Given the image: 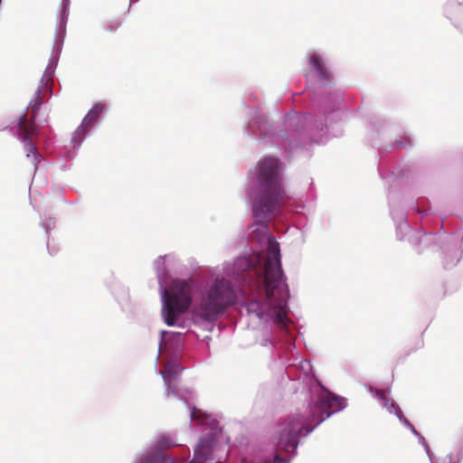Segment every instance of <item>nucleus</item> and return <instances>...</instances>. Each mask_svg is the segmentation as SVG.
I'll return each mask as SVG.
<instances>
[{"label":"nucleus","mask_w":463,"mask_h":463,"mask_svg":"<svg viewBox=\"0 0 463 463\" xmlns=\"http://www.w3.org/2000/svg\"><path fill=\"white\" fill-rule=\"evenodd\" d=\"M345 407V400L327 391H322L303 415H297L279 426L278 449L293 453L300 435H307L317 425Z\"/></svg>","instance_id":"obj_1"},{"label":"nucleus","mask_w":463,"mask_h":463,"mask_svg":"<svg viewBox=\"0 0 463 463\" xmlns=\"http://www.w3.org/2000/svg\"><path fill=\"white\" fill-rule=\"evenodd\" d=\"M263 261V256L254 254L250 258H240L234 263V269L238 273V279L243 282L254 280L260 287L263 279V289L266 298L271 304L275 298V292L280 293L283 272L281 269L279 244L274 236L269 235L268 239V256L264 261L263 269H258Z\"/></svg>","instance_id":"obj_2"},{"label":"nucleus","mask_w":463,"mask_h":463,"mask_svg":"<svg viewBox=\"0 0 463 463\" xmlns=\"http://www.w3.org/2000/svg\"><path fill=\"white\" fill-rule=\"evenodd\" d=\"M256 177L259 195L252 203V212L259 223L266 224L275 217L287 198L281 184L279 160L271 156L260 160Z\"/></svg>","instance_id":"obj_3"},{"label":"nucleus","mask_w":463,"mask_h":463,"mask_svg":"<svg viewBox=\"0 0 463 463\" xmlns=\"http://www.w3.org/2000/svg\"><path fill=\"white\" fill-rule=\"evenodd\" d=\"M52 72L51 70H46L40 80V84L33 98L30 100L28 105V109L31 110V118H28L27 113H24L20 117L17 125L18 135L25 143L24 148L26 151V156L31 159V163L35 168L40 162L41 156L33 143V137L36 133L34 120L44 97L48 93H52Z\"/></svg>","instance_id":"obj_4"},{"label":"nucleus","mask_w":463,"mask_h":463,"mask_svg":"<svg viewBox=\"0 0 463 463\" xmlns=\"http://www.w3.org/2000/svg\"><path fill=\"white\" fill-rule=\"evenodd\" d=\"M235 301L236 295L230 281L216 279L201 299L199 315L205 320L213 319Z\"/></svg>","instance_id":"obj_5"},{"label":"nucleus","mask_w":463,"mask_h":463,"mask_svg":"<svg viewBox=\"0 0 463 463\" xmlns=\"http://www.w3.org/2000/svg\"><path fill=\"white\" fill-rule=\"evenodd\" d=\"M191 294V286L185 280L175 279L169 288L164 289L162 316L167 326H174L178 317L189 308Z\"/></svg>","instance_id":"obj_6"},{"label":"nucleus","mask_w":463,"mask_h":463,"mask_svg":"<svg viewBox=\"0 0 463 463\" xmlns=\"http://www.w3.org/2000/svg\"><path fill=\"white\" fill-rule=\"evenodd\" d=\"M102 109H103V106L98 104V105L94 106L88 112V114L83 118L80 126L74 132V136H73L74 142H77V143L81 142L86 132L89 130V128L91 127V125L94 124L98 120Z\"/></svg>","instance_id":"obj_7"},{"label":"nucleus","mask_w":463,"mask_h":463,"mask_svg":"<svg viewBox=\"0 0 463 463\" xmlns=\"http://www.w3.org/2000/svg\"><path fill=\"white\" fill-rule=\"evenodd\" d=\"M212 445L209 439H201L194 449L193 463H205L210 459Z\"/></svg>","instance_id":"obj_8"},{"label":"nucleus","mask_w":463,"mask_h":463,"mask_svg":"<svg viewBox=\"0 0 463 463\" xmlns=\"http://www.w3.org/2000/svg\"><path fill=\"white\" fill-rule=\"evenodd\" d=\"M181 371L180 365L175 361H168L161 372L165 383L167 384V391L172 388V382L175 381Z\"/></svg>","instance_id":"obj_9"},{"label":"nucleus","mask_w":463,"mask_h":463,"mask_svg":"<svg viewBox=\"0 0 463 463\" xmlns=\"http://www.w3.org/2000/svg\"><path fill=\"white\" fill-rule=\"evenodd\" d=\"M309 63L317 71L319 78L322 80H329L330 73L326 69L322 58L318 54H312L309 60Z\"/></svg>","instance_id":"obj_10"},{"label":"nucleus","mask_w":463,"mask_h":463,"mask_svg":"<svg viewBox=\"0 0 463 463\" xmlns=\"http://www.w3.org/2000/svg\"><path fill=\"white\" fill-rule=\"evenodd\" d=\"M141 463H172V461L169 458H162V455H155L143 459Z\"/></svg>","instance_id":"obj_11"},{"label":"nucleus","mask_w":463,"mask_h":463,"mask_svg":"<svg viewBox=\"0 0 463 463\" xmlns=\"http://www.w3.org/2000/svg\"><path fill=\"white\" fill-rule=\"evenodd\" d=\"M191 416L193 420H201L202 422L204 421V419L208 418L201 410L197 409L193 410Z\"/></svg>","instance_id":"obj_12"},{"label":"nucleus","mask_w":463,"mask_h":463,"mask_svg":"<svg viewBox=\"0 0 463 463\" xmlns=\"http://www.w3.org/2000/svg\"><path fill=\"white\" fill-rule=\"evenodd\" d=\"M287 319V315L283 310H279L275 316V322L279 325H284Z\"/></svg>","instance_id":"obj_13"},{"label":"nucleus","mask_w":463,"mask_h":463,"mask_svg":"<svg viewBox=\"0 0 463 463\" xmlns=\"http://www.w3.org/2000/svg\"><path fill=\"white\" fill-rule=\"evenodd\" d=\"M376 398L381 401L385 406L388 404V399L384 391L376 390L375 391Z\"/></svg>","instance_id":"obj_14"},{"label":"nucleus","mask_w":463,"mask_h":463,"mask_svg":"<svg viewBox=\"0 0 463 463\" xmlns=\"http://www.w3.org/2000/svg\"><path fill=\"white\" fill-rule=\"evenodd\" d=\"M175 444L172 443L171 441L169 440H165V439H162V442L160 443V447L162 449H167V448H170L171 446H174Z\"/></svg>","instance_id":"obj_15"},{"label":"nucleus","mask_w":463,"mask_h":463,"mask_svg":"<svg viewBox=\"0 0 463 463\" xmlns=\"http://www.w3.org/2000/svg\"><path fill=\"white\" fill-rule=\"evenodd\" d=\"M288 459L284 458H280L279 455L275 456L274 463H288Z\"/></svg>","instance_id":"obj_16"}]
</instances>
